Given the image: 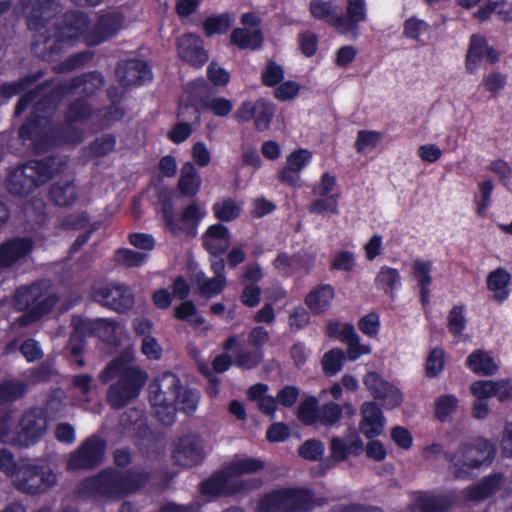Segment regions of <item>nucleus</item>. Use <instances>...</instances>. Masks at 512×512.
Returning a JSON list of instances; mask_svg holds the SVG:
<instances>
[{
  "label": "nucleus",
  "instance_id": "28",
  "mask_svg": "<svg viewBox=\"0 0 512 512\" xmlns=\"http://www.w3.org/2000/svg\"><path fill=\"white\" fill-rule=\"evenodd\" d=\"M412 276L420 289L422 302L428 301L430 286L433 282L432 270L433 262L426 259L417 258L411 263Z\"/></svg>",
  "mask_w": 512,
  "mask_h": 512
},
{
  "label": "nucleus",
  "instance_id": "24",
  "mask_svg": "<svg viewBox=\"0 0 512 512\" xmlns=\"http://www.w3.org/2000/svg\"><path fill=\"white\" fill-rule=\"evenodd\" d=\"M117 76L124 85L142 84L151 79L147 64L140 60H130L117 67Z\"/></svg>",
  "mask_w": 512,
  "mask_h": 512
},
{
  "label": "nucleus",
  "instance_id": "21",
  "mask_svg": "<svg viewBox=\"0 0 512 512\" xmlns=\"http://www.w3.org/2000/svg\"><path fill=\"white\" fill-rule=\"evenodd\" d=\"M363 442L353 428L349 429L343 438L334 437L331 440V457L335 461H344L349 455H359L363 451Z\"/></svg>",
  "mask_w": 512,
  "mask_h": 512
},
{
  "label": "nucleus",
  "instance_id": "7",
  "mask_svg": "<svg viewBox=\"0 0 512 512\" xmlns=\"http://www.w3.org/2000/svg\"><path fill=\"white\" fill-rule=\"evenodd\" d=\"M179 378L170 372L157 377L149 386V400L156 416L165 425L175 420L176 400L179 397Z\"/></svg>",
  "mask_w": 512,
  "mask_h": 512
},
{
  "label": "nucleus",
  "instance_id": "55",
  "mask_svg": "<svg viewBox=\"0 0 512 512\" xmlns=\"http://www.w3.org/2000/svg\"><path fill=\"white\" fill-rule=\"evenodd\" d=\"M203 108L217 117H227L233 109V103L225 97H211L204 100Z\"/></svg>",
  "mask_w": 512,
  "mask_h": 512
},
{
  "label": "nucleus",
  "instance_id": "47",
  "mask_svg": "<svg viewBox=\"0 0 512 512\" xmlns=\"http://www.w3.org/2000/svg\"><path fill=\"white\" fill-rule=\"evenodd\" d=\"M352 324L336 320H330L325 327V335L329 338H335L342 343H346L355 333Z\"/></svg>",
  "mask_w": 512,
  "mask_h": 512
},
{
  "label": "nucleus",
  "instance_id": "63",
  "mask_svg": "<svg viewBox=\"0 0 512 512\" xmlns=\"http://www.w3.org/2000/svg\"><path fill=\"white\" fill-rule=\"evenodd\" d=\"M471 394L482 400H489L495 397V380H477L470 386Z\"/></svg>",
  "mask_w": 512,
  "mask_h": 512
},
{
  "label": "nucleus",
  "instance_id": "57",
  "mask_svg": "<svg viewBox=\"0 0 512 512\" xmlns=\"http://www.w3.org/2000/svg\"><path fill=\"white\" fill-rule=\"evenodd\" d=\"M506 83L507 75L500 71L494 70L484 75L481 85L485 91L492 94H497L504 89Z\"/></svg>",
  "mask_w": 512,
  "mask_h": 512
},
{
  "label": "nucleus",
  "instance_id": "22",
  "mask_svg": "<svg viewBox=\"0 0 512 512\" xmlns=\"http://www.w3.org/2000/svg\"><path fill=\"white\" fill-rule=\"evenodd\" d=\"M224 266L223 259L213 261L212 269L215 276L211 279L207 278L202 272L196 274V283L202 295L213 297L223 290L226 284V279L223 274Z\"/></svg>",
  "mask_w": 512,
  "mask_h": 512
},
{
  "label": "nucleus",
  "instance_id": "42",
  "mask_svg": "<svg viewBox=\"0 0 512 512\" xmlns=\"http://www.w3.org/2000/svg\"><path fill=\"white\" fill-rule=\"evenodd\" d=\"M466 307L463 304L454 305L447 315V328L455 337H460L466 328Z\"/></svg>",
  "mask_w": 512,
  "mask_h": 512
},
{
  "label": "nucleus",
  "instance_id": "64",
  "mask_svg": "<svg viewBox=\"0 0 512 512\" xmlns=\"http://www.w3.org/2000/svg\"><path fill=\"white\" fill-rule=\"evenodd\" d=\"M359 330L368 337L374 338L380 330V319L376 313L363 316L358 322Z\"/></svg>",
  "mask_w": 512,
  "mask_h": 512
},
{
  "label": "nucleus",
  "instance_id": "25",
  "mask_svg": "<svg viewBox=\"0 0 512 512\" xmlns=\"http://www.w3.org/2000/svg\"><path fill=\"white\" fill-rule=\"evenodd\" d=\"M29 239H14L0 246V266L9 267L25 258L32 250Z\"/></svg>",
  "mask_w": 512,
  "mask_h": 512
},
{
  "label": "nucleus",
  "instance_id": "19",
  "mask_svg": "<svg viewBox=\"0 0 512 512\" xmlns=\"http://www.w3.org/2000/svg\"><path fill=\"white\" fill-rule=\"evenodd\" d=\"M361 420L359 422L360 432L369 439L380 436L385 427V417L381 409L371 401L364 402L360 408Z\"/></svg>",
  "mask_w": 512,
  "mask_h": 512
},
{
  "label": "nucleus",
  "instance_id": "37",
  "mask_svg": "<svg viewBox=\"0 0 512 512\" xmlns=\"http://www.w3.org/2000/svg\"><path fill=\"white\" fill-rule=\"evenodd\" d=\"M375 285L386 293H393L401 286L399 271L389 266H382L375 277Z\"/></svg>",
  "mask_w": 512,
  "mask_h": 512
},
{
  "label": "nucleus",
  "instance_id": "34",
  "mask_svg": "<svg viewBox=\"0 0 512 512\" xmlns=\"http://www.w3.org/2000/svg\"><path fill=\"white\" fill-rule=\"evenodd\" d=\"M262 42L260 29L237 28L231 34V43L240 49H257Z\"/></svg>",
  "mask_w": 512,
  "mask_h": 512
},
{
  "label": "nucleus",
  "instance_id": "56",
  "mask_svg": "<svg viewBox=\"0 0 512 512\" xmlns=\"http://www.w3.org/2000/svg\"><path fill=\"white\" fill-rule=\"evenodd\" d=\"M491 14H496L502 21H512V2L499 1L489 3L480 13L482 19Z\"/></svg>",
  "mask_w": 512,
  "mask_h": 512
},
{
  "label": "nucleus",
  "instance_id": "13",
  "mask_svg": "<svg viewBox=\"0 0 512 512\" xmlns=\"http://www.w3.org/2000/svg\"><path fill=\"white\" fill-rule=\"evenodd\" d=\"M298 414L305 424L320 423L324 426H333L340 420L342 408L334 402H329L319 408L317 399L308 397L299 406Z\"/></svg>",
  "mask_w": 512,
  "mask_h": 512
},
{
  "label": "nucleus",
  "instance_id": "40",
  "mask_svg": "<svg viewBox=\"0 0 512 512\" xmlns=\"http://www.w3.org/2000/svg\"><path fill=\"white\" fill-rule=\"evenodd\" d=\"M430 26L422 19L411 17L404 22L403 35L422 45L426 43L425 37L429 34Z\"/></svg>",
  "mask_w": 512,
  "mask_h": 512
},
{
  "label": "nucleus",
  "instance_id": "26",
  "mask_svg": "<svg viewBox=\"0 0 512 512\" xmlns=\"http://www.w3.org/2000/svg\"><path fill=\"white\" fill-rule=\"evenodd\" d=\"M205 214L206 211L203 207L193 203L183 211L177 221L167 217V223L169 228L174 232H186L188 234H194L195 227L199 224Z\"/></svg>",
  "mask_w": 512,
  "mask_h": 512
},
{
  "label": "nucleus",
  "instance_id": "38",
  "mask_svg": "<svg viewBox=\"0 0 512 512\" xmlns=\"http://www.w3.org/2000/svg\"><path fill=\"white\" fill-rule=\"evenodd\" d=\"M23 3L30 29H37L39 18L47 14L53 6V0H23Z\"/></svg>",
  "mask_w": 512,
  "mask_h": 512
},
{
  "label": "nucleus",
  "instance_id": "18",
  "mask_svg": "<svg viewBox=\"0 0 512 512\" xmlns=\"http://www.w3.org/2000/svg\"><path fill=\"white\" fill-rule=\"evenodd\" d=\"M104 442L98 437L89 438L81 448L71 454L68 463V470H77L81 468H89L98 464L104 454Z\"/></svg>",
  "mask_w": 512,
  "mask_h": 512
},
{
  "label": "nucleus",
  "instance_id": "44",
  "mask_svg": "<svg viewBox=\"0 0 512 512\" xmlns=\"http://www.w3.org/2000/svg\"><path fill=\"white\" fill-rule=\"evenodd\" d=\"M50 193L53 201L59 206L70 205L76 198L75 187L69 180L55 184Z\"/></svg>",
  "mask_w": 512,
  "mask_h": 512
},
{
  "label": "nucleus",
  "instance_id": "62",
  "mask_svg": "<svg viewBox=\"0 0 512 512\" xmlns=\"http://www.w3.org/2000/svg\"><path fill=\"white\" fill-rule=\"evenodd\" d=\"M175 316L178 319L186 320L195 326L204 323V319L201 316L197 315L196 307L191 301H185L181 303L175 309Z\"/></svg>",
  "mask_w": 512,
  "mask_h": 512
},
{
  "label": "nucleus",
  "instance_id": "51",
  "mask_svg": "<svg viewBox=\"0 0 512 512\" xmlns=\"http://www.w3.org/2000/svg\"><path fill=\"white\" fill-rule=\"evenodd\" d=\"M234 22V18L230 14H223L210 17L203 24L204 32L207 36L224 33Z\"/></svg>",
  "mask_w": 512,
  "mask_h": 512
},
{
  "label": "nucleus",
  "instance_id": "33",
  "mask_svg": "<svg viewBox=\"0 0 512 512\" xmlns=\"http://www.w3.org/2000/svg\"><path fill=\"white\" fill-rule=\"evenodd\" d=\"M314 264V256L305 255L290 258L286 254H279L274 261L275 268L283 273L289 274L296 271L308 272Z\"/></svg>",
  "mask_w": 512,
  "mask_h": 512
},
{
  "label": "nucleus",
  "instance_id": "1",
  "mask_svg": "<svg viewBox=\"0 0 512 512\" xmlns=\"http://www.w3.org/2000/svg\"><path fill=\"white\" fill-rule=\"evenodd\" d=\"M130 22L128 9L102 11L93 25L88 23L87 17L82 13L67 14L61 25L43 44L49 50V55L73 46L79 39H83L88 45H98L117 35Z\"/></svg>",
  "mask_w": 512,
  "mask_h": 512
},
{
  "label": "nucleus",
  "instance_id": "39",
  "mask_svg": "<svg viewBox=\"0 0 512 512\" xmlns=\"http://www.w3.org/2000/svg\"><path fill=\"white\" fill-rule=\"evenodd\" d=\"M494 183L491 179H484L478 183L477 192L474 195L475 213L484 216L491 204V196Z\"/></svg>",
  "mask_w": 512,
  "mask_h": 512
},
{
  "label": "nucleus",
  "instance_id": "23",
  "mask_svg": "<svg viewBox=\"0 0 512 512\" xmlns=\"http://www.w3.org/2000/svg\"><path fill=\"white\" fill-rule=\"evenodd\" d=\"M465 364L477 375L491 376L498 372L500 363L490 352L477 349L469 354Z\"/></svg>",
  "mask_w": 512,
  "mask_h": 512
},
{
  "label": "nucleus",
  "instance_id": "16",
  "mask_svg": "<svg viewBox=\"0 0 512 512\" xmlns=\"http://www.w3.org/2000/svg\"><path fill=\"white\" fill-rule=\"evenodd\" d=\"M313 160V154L308 149L299 148L290 152L285 161V166L279 171L278 178L282 183L298 186L300 174Z\"/></svg>",
  "mask_w": 512,
  "mask_h": 512
},
{
  "label": "nucleus",
  "instance_id": "8",
  "mask_svg": "<svg viewBox=\"0 0 512 512\" xmlns=\"http://www.w3.org/2000/svg\"><path fill=\"white\" fill-rule=\"evenodd\" d=\"M312 507L308 490L283 488L265 496L259 503L258 512H307ZM225 512H244L238 508Z\"/></svg>",
  "mask_w": 512,
  "mask_h": 512
},
{
  "label": "nucleus",
  "instance_id": "32",
  "mask_svg": "<svg viewBox=\"0 0 512 512\" xmlns=\"http://www.w3.org/2000/svg\"><path fill=\"white\" fill-rule=\"evenodd\" d=\"M201 177L191 162L183 164L180 170L178 189L181 194L189 197L195 196L201 187Z\"/></svg>",
  "mask_w": 512,
  "mask_h": 512
},
{
  "label": "nucleus",
  "instance_id": "31",
  "mask_svg": "<svg viewBox=\"0 0 512 512\" xmlns=\"http://www.w3.org/2000/svg\"><path fill=\"white\" fill-rule=\"evenodd\" d=\"M347 20L337 18L335 27L341 33L352 31L359 22H363L367 17L365 0H347Z\"/></svg>",
  "mask_w": 512,
  "mask_h": 512
},
{
  "label": "nucleus",
  "instance_id": "20",
  "mask_svg": "<svg viewBox=\"0 0 512 512\" xmlns=\"http://www.w3.org/2000/svg\"><path fill=\"white\" fill-rule=\"evenodd\" d=\"M177 51L182 60L196 67L208 61V53L203 48L201 38L194 34L181 36L177 41Z\"/></svg>",
  "mask_w": 512,
  "mask_h": 512
},
{
  "label": "nucleus",
  "instance_id": "45",
  "mask_svg": "<svg viewBox=\"0 0 512 512\" xmlns=\"http://www.w3.org/2000/svg\"><path fill=\"white\" fill-rule=\"evenodd\" d=\"M345 359V353L339 348L326 352L322 358V368L325 375L333 376L337 374L342 369Z\"/></svg>",
  "mask_w": 512,
  "mask_h": 512
},
{
  "label": "nucleus",
  "instance_id": "50",
  "mask_svg": "<svg viewBox=\"0 0 512 512\" xmlns=\"http://www.w3.org/2000/svg\"><path fill=\"white\" fill-rule=\"evenodd\" d=\"M26 386L20 381L8 380L0 384V404L9 403L26 393Z\"/></svg>",
  "mask_w": 512,
  "mask_h": 512
},
{
  "label": "nucleus",
  "instance_id": "35",
  "mask_svg": "<svg viewBox=\"0 0 512 512\" xmlns=\"http://www.w3.org/2000/svg\"><path fill=\"white\" fill-rule=\"evenodd\" d=\"M501 484V476L493 475L471 486L466 492V498L470 501L483 500L497 491Z\"/></svg>",
  "mask_w": 512,
  "mask_h": 512
},
{
  "label": "nucleus",
  "instance_id": "58",
  "mask_svg": "<svg viewBox=\"0 0 512 512\" xmlns=\"http://www.w3.org/2000/svg\"><path fill=\"white\" fill-rule=\"evenodd\" d=\"M345 345L347 346L345 356L350 361H356L360 357L370 354L372 351L370 345L361 343L360 337L356 332Z\"/></svg>",
  "mask_w": 512,
  "mask_h": 512
},
{
  "label": "nucleus",
  "instance_id": "52",
  "mask_svg": "<svg viewBox=\"0 0 512 512\" xmlns=\"http://www.w3.org/2000/svg\"><path fill=\"white\" fill-rule=\"evenodd\" d=\"M146 252H136L127 248L118 249L115 252V261L125 267L140 266L147 260Z\"/></svg>",
  "mask_w": 512,
  "mask_h": 512
},
{
  "label": "nucleus",
  "instance_id": "41",
  "mask_svg": "<svg viewBox=\"0 0 512 512\" xmlns=\"http://www.w3.org/2000/svg\"><path fill=\"white\" fill-rule=\"evenodd\" d=\"M447 505L443 496L429 493H419L414 500L415 509L419 512H437Z\"/></svg>",
  "mask_w": 512,
  "mask_h": 512
},
{
  "label": "nucleus",
  "instance_id": "12",
  "mask_svg": "<svg viewBox=\"0 0 512 512\" xmlns=\"http://www.w3.org/2000/svg\"><path fill=\"white\" fill-rule=\"evenodd\" d=\"M74 331L69 342L70 352L77 356L83 347V338L96 334L99 338L109 340L118 329L115 322L107 319L85 320L75 317L72 321Z\"/></svg>",
  "mask_w": 512,
  "mask_h": 512
},
{
  "label": "nucleus",
  "instance_id": "61",
  "mask_svg": "<svg viewBox=\"0 0 512 512\" xmlns=\"http://www.w3.org/2000/svg\"><path fill=\"white\" fill-rule=\"evenodd\" d=\"M310 10L314 17L335 25L337 18L334 16L335 6L332 2L313 1Z\"/></svg>",
  "mask_w": 512,
  "mask_h": 512
},
{
  "label": "nucleus",
  "instance_id": "10",
  "mask_svg": "<svg viewBox=\"0 0 512 512\" xmlns=\"http://www.w3.org/2000/svg\"><path fill=\"white\" fill-rule=\"evenodd\" d=\"M56 171H60V165L54 158L45 162H30L10 175V190L15 194H27L34 187L43 184Z\"/></svg>",
  "mask_w": 512,
  "mask_h": 512
},
{
  "label": "nucleus",
  "instance_id": "46",
  "mask_svg": "<svg viewBox=\"0 0 512 512\" xmlns=\"http://www.w3.org/2000/svg\"><path fill=\"white\" fill-rule=\"evenodd\" d=\"M446 362L445 351L436 347L433 348L427 355L425 361V373L428 377H437L444 369Z\"/></svg>",
  "mask_w": 512,
  "mask_h": 512
},
{
  "label": "nucleus",
  "instance_id": "49",
  "mask_svg": "<svg viewBox=\"0 0 512 512\" xmlns=\"http://www.w3.org/2000/svg\"><path fill=\"white\" fill-rule=\"evenodd\" d=\"M459 401L454 395L446 394L437 398L435 402V415L441 421H446L456 413Z\"/></svg>",
  "mask_w": 512,
  "mask_h": 512
},
{
  "label": "nucleus",
  "instance_id": "3",
  "mask_svg": "<svg viewBox=\"0 0 512 512\" xmlns=\"http://www.w3.org/2000/svg\"><path fill=\"white\" fill-rule=\"evenodd\" d=\"M264 463L256 458L236 456L222 470L203 482L202 494L207 497L247 492L260 485L258 480H244L243 476L258 472Z\"/></svg>",
  "mask_w": 512,
  "mask_h": 512
},
{
  "label": "nucleus",
  "instance_id": "53",
  "mask_svg": "<svg viewBox=\"0 0 512 512\" xmlns=\"http://www.w3.org/2000/svg\"><path fill=\"white\" fill-rule=\"evenodd\" d=\"M339 194H331L329 196H320L310 205V211L317 214H338Z\"/></svg>",
  "mask_w": 512,
  "mask_h": 512
},
{
  "label": "nucleus",
  "instance_id": "17",
  "mask_svg": "<svg viewBox=\"0 0 512 512\" xmlns=\"http://www.w3.org/2000/svg\"><path fill=\"white\" fill-rule=\"evenodd\" d=\"M205 455L202 439L196 435H189L175 444L172 457L178 465L190 467L201 462Z\"/></svg>",
  "mask_w": 512,
  "mask_h": 512
},
{
  "label": "nucleus",
  "instance_id": "27",
  "mask_svg": "<svg viewBox=\"0 0 512 512\" xmlns=\"http://www.w3.org/2000/svg\"><path fill=\"white\" fill-rule=\"evenodd\" d=\"M511 279V273L504 268H497L488 274L486 286L494 301L502 303L508 298Z\"/></svg>",
  "mask_w": 512,
  "mask_h": 512
},
{
  "label": "nucleus",
  "instance_id": "36",
  "mask_svg": "<svg viewBox=\"0 0 512 512\" xmlns=\"http://www.w3.org/2000/svg\"><path fill=\"white\" fill-rule=\"evenodd\" d=\"M487 46L488 44L483 37L477 35L471 37L465 61L467 71L474 73L478 69L479 62L483 60Z\"/></svg>",
  "mask_w": 512,
  "mask_h": 512
},
{
  "label": "nucleus",
  "instance_id": "43",
  "mask_svg": "<svg viewBox=\"0 0 512 512\" xmlns=\"http://www.w3.org/2000/svg\"><path fill=\"white\" fill-rule=\"evenodd\" d=\"M382 140V133L375 130H360L357 133L355 149L358 153L366 154L374 150Z\"/></svg>",
  "mask_w": 512,
  "mask_h": 512
},
{
  "label": "nucleus",
  "instance_id": "9",
  "mask_svg": "<svg viewBox=\"0 0 512 512\" xmlns=\"http://www.w3.org/2000/svg\"><path fill=\"white\" fill-rule=\"evenodd\" d=\"M137 487L138 484L130 483L126 477L119 476L112 471H104L83 482L80 493L98 499L116 500Z\"/></svg>",
  "mask_w": 512,
  "mask_h": 512
},
{
  "label": "nucleus",
  "instance_id": "5",
  "mask_svg": "<svg viewBox=\"0 0 512 512\" xmlns=\"http://www.w3.org/2000/svg\"><path fill=\"white\" fill-rule=\"evenodd\" d=\"M48 287L46 282H42L16 291L13 299L15 308H29V311L12 324L13 329L29 326L50 311L58 299L54 294L47 293Z\"/></svg>",
  "mask_w": 512,
  "mask_h": 512
},
{
  "label": "nucleus",
  "instance_id": "29",
  "mask_svg": "<svg viewBox=\"0 0 512 512\" xmlns=\"http://www.w3.org/2000/svg\"><path fill=\"white\" fill-rule=\"evenodd\" d=\"M203 245L212 254H222L230 245V234L222 224H215L208 228L203 235Z\"/></svg>",
  "mask_w": 512,
  "mask_h": 512
},
{
  "label": "nucleus",
  "instance_id": "54",
  "mask_svg": "<svg viewBox=\"0 0 512 512\" xmlns=\"http://www.w3.org/2000/svg\"><path fill=\"white\" fill-rule=\"evenodd\" d=\"M213 210L218 219L231 221L240 214L241 206L232 199H223L214 204Z\"/></svg>",
  "mask_w": 512,
  "mask_h": 512
},
{
  "label": "nucleus",
  "instance_id": "2",
  "mask_svg": "<svg viewBox=\"0 0 512 512\" xmlns=\"http://www.w3.org/2000/svg\"><path fill=\"white\" fill-rule=\"evenodd\" d=\"M99 377L103 383L117 379L108 391V401L115 408L138 397L148 380L147 373L134 364V354L129 351L109 363Z\"/></svg>",
  "mask_w": 512,
  "mask_h": 512
},
{
  "label": "nucleus",
  "instance_id": "11",
  "mask_svg": "<svg viewBox=\"0 0 512 512\" xmlns=\"http://www.w3.org/2000/svg\"><path fill=\"white\" fill-rule=\"evenodd\" d=\"M57 481V474L44 463H23L14 485L22 492L38 494L53 487Z\"/></svg>",
  "mask_w": 512,
  "mask_h": 512
},
{
  "label": "nucleus",
  "instance_id": "4",
  "mask_svg": "<svg viewBox=\"0 0 512 512\" xmlns=\"http://www.w3.org/2000/svg\"><path fill=\"white\" fill-rule=\"evenodd\" d=\"M47 426V417L42 409H29L18 419L11 410L0 408V442L5 444L30 447L42 438Z\"/></svg>",
  "mask_w": 512,
  "mask_h": 512
},
{
  "label": "nucleus",
  "instance_id": "60",
  "mask_svg": "<svg viewBox=\"0 0 512 512\" xmlns=\"http://www.w3.org/2000/svg\"><path fill=\"white\" fill-rule=\"evenodd\" d=\"M199 400V393L190 389H179V397L176 400V408L185 413H192L196 410Z\"/></svg>",
  "mask_w": 512,
  "mask_h": 512
},
{
  "label": "nucleus",
  "instance_id": "15",
  "mask_svg": "<svg viewBox=\"0 0 512 512\" xmlns=\"http://www.w3.org/2000/svg\"><path fill=\"white\" fill-rule=\"evenodd\" d=\"M363 382L371 395L381 401V404L392 409L399 406L403 401L401 391L391 382L382 378L377 372H368Z\"/></svg>",
  "mask_w": 512,
  "mask_h": 512
},
{
  "label": "nucleus",
  "instance_id": "6",
  "mask_svg": "<svg viewBox=\"0 0 512 512\" xmlns=\"http://www.w3.org/2000/svg\"><path fill=\"white\" fill-rule=\"evenodd\" d=\"M495 454L494 446L485 439H476L461 444L452 454L447 455L449 471L456 478H467L482 465L491 463Z\"/></svg>",
  "mask_w": 512,
  "mask_h": 512
},
{
  "label": "nucleus",
  "instance_id": "14",
  "mask_svg": "<svg viewBox=\"0 0 512 512\" xmlns=\"http://www.w3.org/2000/svg\"><path fill=\"white\" fill-rule=\"evenodd\" d=\"M93 298L103 306L117 312H125L132 308L134 295L125 285L109 283L98 286L93 291Z\"/></svg>",
  "mask_w": 512,
  "mask_h": 512
},
{
  "label": "nucleus",
  "instance_id": "59",
  "mask_svg": "<svg viewBox=\"0 0 512 512\" xmlns=\"http://www.w3.org/2000/svg\"><path fill=\"white\" fill-rule=\"evenodd\" d=\"M20 465L17 464L14 454L7 448L0 449V471L12 479L18 475Z\"/></svg>",
  "mask_w": 512,
  "mask_h": 512
},
{
  "label": "nucleus",
  "instance_id": "30",
  "mask_svg": "<svg viewBox=\"0 0 512 512\" xmlns=\"http://www.w3.org/2000/svg\"><path fill=\"white\" fill-rule=\"evenodd\" d=\"M334 297L331 285H319L306 296L305 304L313 314H322L330 309Z\"/></svg>",
  "mask_w": 512,
  "mask_h": 512
},
{
  "label": "nucleus",
  "instance_id": "48",
  "mask_svg": "<svg viewBox=\"0 0 512 512\" xmlns=\"http://www.w3.org/2000/svg\"><path fill=\"white\" fill-rule=\"evenodd\" d=\"M274 105L264 100H258L256 102V108L254 112L255 127L259 131L267 130L270 126L271 120L274 116Z\"/></svg>",
  "mask_w": 512,
  "mask_h": 512
}]
</instances>
